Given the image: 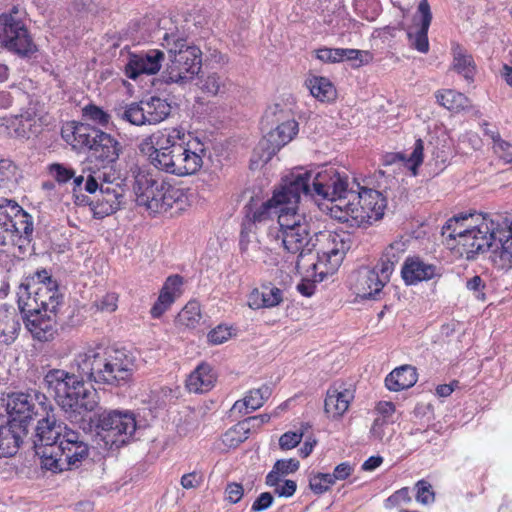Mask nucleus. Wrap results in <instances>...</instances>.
<instances>
[{
  "label": "nucleus",
  "instance_id": "nucleus-13",
  "mask_svg": "<svg viewBox=\"0 0 512 512\" xmlns=\"http://www.w3.org/2000/svg\"><path fill=\"white\" fill-rule=\"evenodd\" d=\"M49 410L51 405L47 397L39 391L13 392L7 396L8 421L21 424L25 428L36 417L41 416L42 419L50 417Z\"/></svg>",
  "mask_w": 512,
  "mask_h": 512
},
{
  "label": "nucleus",
  "instance_id": "nucleus-34",
  "mask_svg": "<svg viewBox=\"0 0 512 512\" xmlns=\"http://www.w3.org/2000/svg\"><path fill=\"white\" fill-rule=\"evenodd\" d=\"M417 379L416 369L411 365H403L387 375L385 385L388 390L398 392L414 386Z\"/></svg>",
  "mask_w": 512,
  "mask_h": 512
},
{
  "label": "nucleus",
  "instance_id": "nucleus-48",
  "mask_svg": "<svg viewBox=\"0 0 512 512\" xmlns=\"http://www.w3.org/2000/svg\"><path fill=\"white\" fill-rule=\"evenodd\" d=\"M83 116L85 119L98 124L100 126H107L110 121V115L104 111L101 107L88 104L82 109Z\"/></svg>",
  "mask_w": 512,
  "mask_h": 512
},
{
  "label": "nucleus",
  "instance_id": "nucleus-9",
  "mask_svg": "<svg viewBox=\"0 0 512 512\" xmlns=\"http://www.w3.org/2000/svg\"><path fill=\"white\" fill-rule=\"evenodd\" d=\"M386 207L387 200L381 192L361 187L359 191H350L348 200H340L339 216L335 215V219L366 227L382 219Z\"/></svg>",
  "mask_w": 512,
  "mask_h": 512
},
{
  "label": "nucleus",
  "instance_id": "nucleus-61",
  "mask_svg": "<svg viewBox=\"0 0 512 512\" xmlns=\"http://www.w3.org/2000/svg\"><path fill=\"white\" fill-rule=\"evenodd\" d=\"M353 472V466L349 462H342L339 465H337L331 473V477L334 482L338 480H345L347 479L351 473Z\"/></svg>",
  "mask_w": 512,
  "mask_h": 512
},
{
  "label": "nucleus",
  "instance_id": "nucleus-3",
  "mask_svg": "<svg viewBox=\"0 0 512 512\" xmlns=\"http://www.w3.org/2000/svg\"><path fill=\"white\" fill-rule=\"evenodd\" d=\"M157 169L177 176L198 172L203 165L204 144L182 127L158 130L139 145Z\"/></svg>",
  "mask_w": 512,
  "mask_h": 512
},
{
  "label": "nucleus",
  "instance_id": "nucleus-14",
  "mask_svg": "<svg viewBox=\"0 0 512 512\" xmlns=\"http://www.w3.org/2000/svg\"><path fill=\"white\" fill-rule=\"evenodd\" d=\"M0 227L6 235L16 239V246L25 251L30 245L33 232V218L15 200L0 197Z\"/></svg>",
  "mask_w": 512,
  "mask_h": 512
},
{
  "label": "nucleus",
  "instance_id": "nucleus-56",
  "mask_svg": "<svg viewBox=\"0 0 512 512\" xmlns=\"http://www.w3.org/2000/svg\"><path fill=\"white\" fill-rule=\"evenodd\" d=\"M303 433L297 431H288L279 439V446L283 450L295 448L302 440Z\"/></svg>",
  "mask_w": 512,
  "mask_h": 512
},
{
  "label": "nucleus",
  "instance_id": "nucleus-39",
  "mask_svg": "<svg viewBox=\"0 0 512 512\" xmlns=\"http://www.w3.org/2000/svg\"><path fill=\"white\" fill-rule=\"evenodd\" d=\"M405 250L406 246L403 241L399 240L392 242L384 250L379 262L376 265L383 271H386L387 269V274L391 277L395 269V265L399 262Z\"/></svg>",
  "mask_w": 512,
  "mask_h": 512
},
{
  "label": "nucleus",
  "instance_id": "nucleus-29",
  "mask_svg": "<svg viewBox=\"0 0 512 512\" xmlns=\"http://www.w3.org/2000/svg\"><path fill=\"white\" fill-rule=\"evenodd\" d=\"M27 434V428L21 424L7 421L0 425V457H11L15 455Z\"/></svg>",
  "mask_w": 512,
  "mask_h": 512
},
{
  "label": "nucleus",
  "instance_id": "nucleus-19",
  "mask_svg": "<svg viewBox=\"0 0 512 512\" xmlns=\"http://www.w3.org/2000/svg\"><path fill=\"white\" fill-rule=\"evenodd\" d=\"M28 106L20 110L19 114L0 118V128H5L10 137L28 139L33 133L39 118V101L28 96Z\"/></svg>",
  "mask_w": 512,
  "mask_h": 512
},
{
  "label": "nucleus",
  "instance_id": "nucleus-11",
  "mask_svg": "<svg viewBox=\"0 0 512 512\" xmlns=\"http://www.w3.org/2000/svg\"><path fill=\"white\" fill-rule=\"evenodd\" d=\"M0 44L22 58L30 57L38 50L16 6L10 12L0 15Z\"/></svg>",
  "mask_w": 512,
  "mask_h": 512
},
{
  "label": "nucleus",
  "instance_id": "nucleus-20",
  "mask_svg": "<svg viewBox=\"0 0 512 512\" xmlns=\"http://www.w3.org/2000/svg\"><path fill=\"white\" fill-rule=\"evenodd\" d=\"M386 271L377 265L372 268H360L355 277L354 291L362 299H378L384 286L390 281Z\"/></svg>",
  "mask_w": 512,
  "mask_h": 512
},
{
  "label": "nucleus",
  "instance_id": "nucleus-35",
  "mask_svg": "<svg viewBox=\"0 0 512 512\" xmlns=\"http://www.w3.org/2000/svg\"><path fill=\"white\" fill-rule=\"evenodd\" d=\"M452 54V69L463 76L468 83L473 82L476 74V64L473 56L460 45H455L452 48Z\"/></svg>",
  "mask_w": 512,
  "mask_h": 512
},
{
  "label": "nucleus",
  "instance_id": "nucleus-15",
  "mask_svg": "<svg viewBox=\"0 0 512 512\" xmlns=\"http://www.w3.org/2000/svg\"><path fill=\"white\" fill-rule=\"evenodd\" d=\"M263 120L267 125L275 126L265 138L270 145V154L276 153L288 144L299 131L298 122L291 110L278 103L268 107Z\"/></svg>",
  "mask_w": 512,
  "mask_h": 512
},
{
  "label": "nucleus",
  "instance_id": "nucleus-7",
  "mask_svg": "<svg viewBox=\"0 0 512 512\" xmlns=\"http://www.w3.org/2000/svg\"><path fill=\"white\" fill-rule=\"evenodd\" d=\"M161 45L168 53V62L162 73L165 83L184 85L194 79L201 69L202 52L189 42L185 31L170 28L162 36Z\"/></svg>",
  "mask_w": 512,
  "mask_h": 512
},
{
  "label": "nucleus",
  "instance_id": "nucleus-4",
  "mask_svg": "<svg viewBox=\"0 0 512 512\" xmlns=\"http://www.w3.org/2000/svg\"><path fill=\"white\" fill-rule=\"evenodd\" d=\"M34 448L41 465L54 473L77 467L89 453L81 434L54 418L38 421Z\"/></svg>",
  "mask_w": 512,
  "mask_h": 512
},
{
  "label": "nucleus",
  "instance_id": "nucleus-44",
  "mask_svg": "<svg viewBox=\"0 0 512 512\" xmlns=\"http://www.w3.org/2000/svg\"><path fill=\"white\" fill-rule=\"evenodd\" d=\"M299 468V461L296 459H282L278 460L272 470L267 474L266 484H277V477L284 478L288 474L294 473Z\"/></svg>",
  "mask_w": 512,
  "mask_h": 512
},
{
  "label": "nucleus",
  "instance_id": "nucleus-30",
  "mask_svg": "<svg viewBox=\"0 0 512 512\" xmlns=\"http://www.w3.org/2000/svg\"><path fill=\"white\" fill-rule=\"evenodd\" d=\"M23 318L24 314L22 315L12 306L0 307V342L11 344L16 340Z\"/></svg>",
  "mask_w": 512,
  "mask_h": 512
},
{
  "label": "nucleus",
  "instance_id": "nucleus-42",
  "mask_svg": "<svg viewBox=\"0 0 512 512\" xmlns=\"http://www.w3.org/2000/svg\"><path fill=\"white\" fill-rule=\"evenodd\" d=\"M201 309L199 302L189 301L176 317V324L184 328H195L201 320Z\"/></svg>",
  "mask_w": 512,
  "mask_h": 512
},
{
  "label": "nucleus",
  "instance_id": "nucleus-55",
  "mask_svg": "<svg viewBox=\"0 0 512 512\" xmlns=\"http://www.w3.org/2000/svg\"><path fill=\"white\" fill-rule=\"evenodd\" d=\"M316 58L324 63H340V48L322 47L315 51Z\"/></svg>",
  "mask_w": 512,
  "mask_h": 512
},
{
  "label": "nucleus",
  "instance_id": "nucleus-49",
  "mask_svg": "<svg viewBox=\"0 0 512 512\" xmlns=\"http://www.w3.org/2000/svg\"><path fill=\"white\" fill-rule=\"evenodd\" d=\"M354 9L363 19L372 21L378 14V3L376 0H354Z\"/></svg>",
  "mask_w": 512,
  "mask_h": 512
},
{
  "label": "nucleus",
  "instance_id": "nucleus-25",
  "mask_svg": "<svg viewBox=\"0 0 512 512\" xmlns=\"http://www.w3.org/2000/svg\"><path fill=\"white\" fill-rule=\"evenodd\" d=\"M100 130L83 123H68L62 129L63 139L75 150H91Z\"/></svg>",
  "mask_w": 512,
  "mask_h": 512
},
{
  "label": "nucleus",
  "instance_id": "nucleus-12",
  "mask_svg": "<svg viewBox=\"0 0 512 512\" xmlns=\"http://www.w3.org/2000/svg\"><path fill=\"white\" fill-rule=\"evenodd\" d=\"M314 241L317 250V262L313 263L315 269L324 270L320 271V280L322 281L323 275L333 274L341 265L345 254L351 248L352 239L347 232H315Z\"/></svg>",
  "mask_w": 512,
  "mask_h": 512
},
{
  "label": "nucleus",
  "instance_id": "nucleus-8",
  "mask_svg": "<svg viewBox=\"0 0 512 512\" xmlns=\"http://www.w3.org/2000/svg\"><path fill=\"white\" fill-rule=\"evenodd\" d=\"M288 177H299L305 184V191H299V200L302 196L309 197L314 201L326 200L330 203L327 209L330 216H339L338 207L340 200H348V194L353 191L348 186V177L341 175L335 168H326L317 173L304 171L302 169L293 171Z\"/></svg>",
  "mask_w": 512,
  "mask_h": 512
},
{
  "label": "nucleus",
  "instance_id": "nucleus-5",
  "mask_svg": "<svg viewBox=\"0 0 512 512\" xmlns=\"http://www.w3.org/2000/svg\"><path fill=\"white\" fill-rule=\"evenodd\" d=\"M305 184L299 177L282 178L280 185L275 188L270 199L259 200L251 198L245 205V217L240 232V249L244 252L250 242V235L255 234L256 225L266 222L274 215H280V210L287 204L299 203V191H305Z\"/></svg>",
  "mask_w": 512,
  "mask_h": 512
},
{
  "label": "nucleus",
  "instance_id": "nucleus-36",
  "mask_svg": "<svg viewBox=\"0 0 512 512\" xmlns=\"http://www.w3.org/2000/svg\"><path fill=\"white\" fill-rule=\"evenodd\" d=\"M103 170H91L86 177V183L84 190L90 194H95L97 190H101V187H115L114 181L117 180L115 171L112 170L110 165H102Z\"/></svg>",
  "mask_w": 512,
  "mask_h": 512
},
{
  "label": "nucleus",
  "instance_id": "nucleus-64",
  "mask_svg": "<svg viewBox=\"0 0 512 512\" xmlns=\"http://www.w3.org/2000/svg\"><path fill=\"white\" fill-rule=\"evenodd\" d=\"M181 485L185 489L195 488L199 485V479L196 473H188L182 476Z\"/></svg>",
  "mask_w": 512,
  "mask_h": 512
},
{
  "label": "nucleus",
  "instance_id": "nucleus-31",
  "mask_svg": "<svg viewBox=\"0 0 512 512\" xmlns=\"http://www.w3.org/2000/svg\"><path fill=\"white\" fill-rule=\"evenodd\" d=\"M283 301V291L271 284L253 289L247 296V304L253 310L273 308Z\"/></svg>",
  "mask_w": 512,
  "mask_h": 512
},
{
  "label": "nucleus",
  "instance_id": "nucleus-17",
  "mask_svg": "<svg viewBox=\"0 0 512 512\" xmlns=\"http://www.w3.org/2000/svg\"><path fill=\"white\" fill-rule=\"evenodd\" d=\"M171 113V105L160 97H150L133 102L118 111V117L135 126L155 125L165 120Z\"/></svg>",
  "mask_w": 512,
  "mask_h": 512
},
{
  "label": "nucleus",
  "instance_id": "nucleus-1",
  "mask_svg": "<svg viewBox=\"0 0 512 512\" xmlns=\"http://www.w3.org/2000/svg\"><path fill=\"white\" fill-rule=\"evenodd\" d=\"M69 370L51 369L44 386L69 418L78 421L97 406V392L85 379L98 384L118 386L132 376L133 359L124 350L87 346L77 351Z\"/></svg>",
  "mask_w": 512,
  "mask_h": 512
},
{
  "label": "nucleus",
  "instance_id": "nucleus-59",
  "mask_svg": "<svg viewBox=\"0 0 512 512\" xmlns=\"http://www.w3.org/2000/svg\"><path fill=\"white\" fill-rule=\"evenodd\" d=\"M390 421L386 419L385 417H377L370 429L371 436L379 441H382L385 434H386V428L388 427Z\"/></svg>",
  "mask_w": 512,
  "mask_h": 512
},
{
  "label": "nucleus",
  "instance_id": "nucleus-62",
  "mask_svg": "<svg viewBox=\"0 0 512 512\" xmlns=\"http://www.w3.org/2000/svg\"><path fill=\"white\" fill-rule=\"evenodd\" d=\"M316 285L315 281H310L308 279H303L298 285V292L306 297H310L315 293Z\"/></svg>",
  "mask_w": 512,
  "mask_h": 512
},
{
  "label": "nucleus",
  "instance_id": "nucleus-40",
  "mask_svg": "<svg viewBox=\"0 0 512 512\" xmlns=\"http://www.w3.org/2000/svg\"><path fill=\"white\" fill-rule=\"evenodd\" d=\"M436 99L441 106L454 112L465 110L470 106L469 99L463 93L452 89L437 92Z\"/></svg>",
  "mask_w": 512,
  "mask_h": 512
},
{
  "label": "nucleus",
  "instance_id": "nucleus-32",
  "mask_svg": "<svg viewBox=\"0 0 512 512\" xmlns=\"http://www.w3.org/2000/svg\"><path fill=\"white\" fill-rule=\"evenodd\" d=\"M353 398L351 390L334 384L327 390L324 403L325 412L333 418L340 417L347 411Z\"/></svg>",
  "mask_w": 512,
  "mask_h": 512
},
{
  "label": "nucleus",
  "instance_id": "nucleus-22",
  "mask_svg": "<svg viewBox=\"0 0 512 512\" xmlns=\"http://www.w3.org/2000/svg\"><path fill=\"white\" fill-rule=\"evenodd\" d=\"M165 54L159 49H149L129 55L125 66L126 76L135 80L142 74L154 75L160 71L163 65Z\"/></svg>",
  "mask_w": 512,
  "mask_h": 512
},
{
  "label": "nucleus",
  "instance_id": "nucleus-60",
  "mask_svg": "<svg viewBox=\"0 0 512 512\" xmlns=\"http://www.w3.org/2000/svg\"><path fill=\"white\" fill-rule=\"evenodd\" d=\"M274 498L270 492L261 493L253 502L251 511L260 512L268 509L273 504Z\"/></svg>",
  "mask_w": 512,
  "mask_h": 512
},
{
  "label": "nucleus",
  "instance_id": "nucleus-33",
  "mask_svg": "<svg viewBox=\"0 0 512 512\" xmlns=\"http://www.w3.org/2000/svg\"><path fill=\"white\" fill-rule=\"evenodd\" d=\"M215 381L216 375L212 367L207 363H201L186 379V387L189 392L205 393L213 388Z\"/></svg>",
  "mask_w": 512,
  "mask_h": 512
},
{
  "label": "nucleus",
  "instance_id": "nucleus-21",
  "mask_svg": "<svg viewBox=\"0 0 512 512\" xmlns=\"http://www.w3.org/2000/svg\"><path fill=\"white\" fill-rule=\"evenodd\" d=\"M432 21V12L428 0H421L413 18V24L407 29L409 45L420 53L429 51L428 30Z\"/></svg>",
  "mask_w": 512,
  "mask_h": 512
},
{
  "label": "nucleus",
  "instance_id": "nucleus-2",
  "mask_svg": "<svg viewBox=\"0 0 512 512\" xmlns=\"http://www.w3.org/2000/svg\"><path fill=\"white\" fill-rule=\"evenodd\" d=\"M442 235L457 241L458 250L466 259L493 248L494 262L501 269L512 268V221L500 222L481 214L460 213L448 219Z\"/></svg>",
  "mask_w": 512,
  "mask_h": 512
},
{
  "label": "nucleus",
  "instance_id": "nucleus-38",
  "mask_svg": "<svg viewBox=\"0 0 512 512\" xmlns=\"http://www.w3.org/2000/svg\"><path fill=\"white\" fill-rule=\"evenodd\" d=\"M306 86L311 95L321 102H330L336 97V89L326 77L312 76L306 80Z\"/></svg>",
  "mask_w": 512,
  "mask_h": 512
},
{
  "label": "nucleus",
  "instance_id": "nucleus-26",
  "mask_svg": "<svg viewBox=\"0 0 512 512\" xmlns=\"http://www.w3.org/2000/svg\"><path fill=\"white\" fill-rule=\"evenodd\" d=\"M183 278L180 275L169 276L150 310L152 318H160L182 294Z\"/></svg>",
  "mask_w": 512,
  "mask_h": 512
},
{
  "label": "nucleus",
  "instance_id": "nucleus-46",
  "mask_svg": "<svg viewBox=\"0 0 512 512\" xmlns=\"http://www.w3.org/2000/svg\"><path fill=\"white\" fill-rule=\"evenodd\" d=\"M373 59L372 53L366 50L352 48H340V61L354 62V66L360 67L369 64Z\"/></svg>",
  "mask_w": 512,
  "mask_h": 512
},
{
  "label": "nucleus",
  "instance_id": "nucleus-37",
  "mask_svg": "<svg viewBox=\"0 0 512 512\" xmlns=\"http://www.w3.org/2000/svg\"><path fill=\"white\" fill-rule=\"evenodd\" d=\"M271 394L272 388L267 384H263L257 389L250 390L243 400L236 401L233 405V409H237L242 413V408H245L244 413L247 414L262 407Z\"/></svg>",
  "mask_w": 512,
  "mask_h": 512
},
{
  "label": "nucleus",
  "instance_id": "nucleus-28",
  "mask_svg": "<svg viewBox=\"0 0 512 512\" xmlns=\"http://www.w3.org/2000/svg\"><path fill=\"white\" fill-rule=\"evenodd\" d=\"M401 275L407 285H414L433 279L438 272L435 265L426 263L419 257H411L405 260Z\"/></svg>",
  "mask_w": 512,
  "mask_h": 512
},
{
  "label": "nucleus",
  "instance_id": "nucleus-24",
  "mask_svg": "<svg viewBox=\"0 0 512 512\" xmlns=\"http://www.w3.org/2000/svg\"><path fill=\"white\" fill-rule=\"evenodd\" d=\"M123 198V189L119 184H115V187H101L99 194L89 203L94 218L103 219L115 213L119 210Z\"/></svg>",
  "mask_w": 512,
  "mask_h": 512
},
{
  "label": "nucleus",
  "instance_id": "nucleus-47",
  "mask_svg": "<svg viewBox=\"0 0 512 512\" xmlns=\"http://www.w3.org/2000/svg\"><path fill=\"white\" fill-rule=\"evenodd\" d=\"M49 175L58 183L66 184L75 174V170L67 164L52 163L47 168Z\"/></svg>",
  "mask_w": 512,
  "mask_h": 512
},
{
  "label": "nucleus",
  "instance_id": "nucleus-6",
  "mask_svg": "<svg viewBox=\"0 0 512 512\" xmlns=\"http://www.w3.org/2000/svg\"><path fill=\"white\" fill-rule=\"evenodd\" d=\"M298 204H287L280 210L276 235L289 254L290 265L295 271H299L301 260L316 249L311 218L299 210Z\"/></svg>",
  "mask_w": 512,
  "mask_h": 512
},
{
  "label": "nucleus",
  "instance_id": "nucleus-58",
  "mask_svg": "<svg viewBox=\"0 0 512 512\" xmlns=\"http://www.w3.org/2000/svg\"><path fill=\"white\" fill-rule=\"evenodd\" d=\"M118 297L115 293H108L97 301V309L102 312L111 313L117 308Z\"/></svg>",
  "mask_w": 512,
  "mask_h": 512
},
{
  "label": "nucleus",
  "instance_id": "nucleus-50",
  "mask_svg": "<svg viewBox=\"0 0 512 512\" xmlns=\"http://www.w3.org/2000/svg\"><path fill=\"white\" fill-rule=\"evenodd\" d=\"M335 484L330 473H317L310 477L309 486L315 494H323Z\"/></svg>",
  "mask_w": 512,
  "mask_h": 512
},
{
  "label": "nucleus",
  "instance_id": "nucleus-57",
  "mask_svg": "<svg viewBox=\"0 0 512 512\" xmlns=\"http://www.w3.org/2000/svg\"><path fill=\"white\" fill-rule=\"evenodd\" d=\"M244 495V488L240 483L231 482L226 485L225 499L231 503H238Z\"/></svg>",
  "mask_w": 512,
  "mask_h": 512
},
{
  "label": "nucleus",
  "instance_id": "nucleus-54",
  "mask_svg": "<svg viewBox=\"0 0 512 512\" xmlns=\"http://www.w3.org/2000/svg\"><path fill=\"white\" fill-rule=\"evenodd\" d=\"M410 490L408 487H403L397 491H395L392 495H390L385 500L386 508H393L395 506H399L402 503L408 504L411 502Z\"/></svg>",
  "mask_w": 512,
  "mask_h": 512
},
{
  "label": "nucleus",
  "instance_id": "nucleus-53",
  "mask_svg": "<svg viewBox=\"0 0 512 512\" xmlns=\"http://www.w3.org/2000/svg\"><path fill=\"white\" fill-rule=\"evenodd\" d=\"M231 336L232 332L230 327L218 325L208 333L207 339L212 345H220L230 339Z\"/></svg>",
  "mask_w": 512,
  "mask_h": 512
},
{
  "label": "nucleus",
  "instance_id": "nucleus-63",
  "mask_svg": "<svg viewBox=\"0 0 512 512\" xmlns=\"http://www.w3.org/2000/svg\"><path fill=\"white\" fill-rule=\"evenodd\" d=\"M378 413L380 414L379 417H385L388 419L395 411V406L392 402H379L376 407Z\"/></svg>",
  "mask_w": 512,
  "mask_h": 512
},
{
  "label": "nucleus",
  "instance_id": "nucleus-18",
  "mask_svg": "<svg viewBox=\"0 0 512 512\" xmlns=\"http://www.w3.org/2000/svg\"><path fill=\"white\" fill-rule=\"evenodd\" d=\"M47 285L42 284L40 287H35L27 294L18 291L19 309L27 312L38 310L45 313H57L63 297L59 293L57 282H48Z\"/></svg>",
  "mask_w": 512,
  "mask_h": 512
},
{
  "label": "nucleus",
  "instance_id": "nucleus-43",
  "mask_svg": "<svg viewBox=\"0 0 512 512\" xmlns=\"http://www.w3.org/2000/svg\"><path fill=\"white\" fill-rule=\"evenodd\" d=\"M200 89L212 96L222 94L227 89V77L218 72H211L200 80Z\"/></svg>",
  "mask_w": 512,
  "mask_h": 512
},
{
  "label": "nucleus",
  "instance_id": "nucleus-45",
  "mask_svg": "<svg viewBox=\"0 0 512 512\" xmlns=\"http://www.w3.org/2000/svg\"><path fill=\"white\" fill-rule=\"evenodd\" d=\"M48 282L57 281L52 278L48 270L40 269L26 277L24 282L20 284L18 291H22L23 294H27L28 291L35 289V287H40L42 284L48 286Z\"/></svg>",
  "mask_w": 512,
  "mask_h": 512
},
{
  "label": "nucleus",
  "instance_id": "nucleus-51",
  "mask_svg": "<svg viewBox=\"0 0 512 512\" xmlns=\"http://www.w3.org/2000/svg\"><path fill=\"white\" fill-rule=\"evenodd\" d=\"M416 489V501L422 505H429L435 501V493L432 489L431 484L422 479L417 481L415 484Z\"/></svg>",
  "mask_w": 512,
  "mask_h": 512
},
{
  "label": "nucleus",
  "instance_id": "nucleus-10",
  "mask_svg": "<svg viewBox=\"0 0 512 512\" xmlns=\"http://www.w3.org/2000/svg\"><path fill=\"white\" fill-rule=\"evenodd\" d=\"M134 192L137 205L145 207L152 214L164 213L185 198L181 188L144 171H139L135 176Z\"/></svg>",
  "mask_w": 512,
  "mask_h": 512
},
{
  "label": "nucleus",
  "instance_id": "nucleus-41",
  "mask_svg": "<svg viewBox=\"0 0 512 512\" xmlns=\"http://www.w3.org/2000/svg\"><path fill=\"white\" fill-rule=\"evenodd\" d=\"M424 156V143L421 139H417L413 151L409 156H406L403 153L392 154L389 157L391 159H387V162H392L396 159L405 163L406 167L412 171L413 175H417V169L423 162Z\"/></svg>",
  "mask_w": 512,
  "mask_h": 512
},
{
  "label": "nucleus",
  "instance_id": "nucleus-23",
  "mask_svg": "<svg viewBox=\"0 0 512 512\" xmlns=\"http://www.w3.org/2000/svg\"><path fill=\"white\" fill-rule=\"evenodd\" d=\"M24 314V324L32 337L38 341H49L56 333V313L44 311H21Z\"/></svg>",
  "mask_w": 512,
  "mask_h": 512
},
{
  "label": "nucleus",
  "instance_id": "nucleus-52",
  "mask_svg": "<svg viewBox=\"0 0 512 512\" xmlns=\"http://www.w3.org/2000/svg\"><path fill=\"white\" fill-rule=\"evenodd\" d=\"M277 484H266L273 488L274 493L279 497L289 498L294 495L297 489V484L293 480L277 477Z\"/></svg>",
  "mask_w": 512,
  "mask_h": 512
},
{
  "label": "nucleus",
  "instance_id": "nucleus-27",
  "mask_svg": "<svg viewBox=\"0 0 512 512\" xmlns=\"http://www.w3.org/2000/svg\"><path fill=\"white\" fill-rule=\"evenodd\" d=\"M121 153V143L114 136L100 130L91 148V156L106 166L115 163Z\"/></svg>",
  "mask_w": 512,
  "mask_h": 512
},
{
  "label": "nucleus",
  "instance_id": "nucleus-16",
  "mask_svg": "<svg viewBox=\"0 0 512 512\" xmlns=\"http://www.w3.org/2000/svg\"><path fill=\"white\" fill-rule=\"evenodd\" d=\"M98 435L106 446L120 447L127 443L136 430L133 413L112 410L103 412L98 420Z\"/></svg>",
  "mask_w": 512,
  "mask_h": 512
}]
</instances>
